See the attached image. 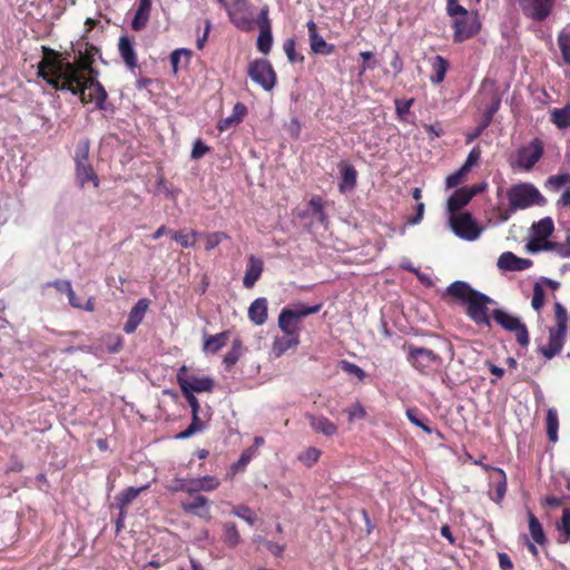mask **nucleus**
<instances>
[{
	"label": "nucleus",
	"mask_w": 570,
	"mask_h": 570,
	"mask_svg": "<svg viewBox=\"0 0 570 570\" xmlns=\"http://www.w3.org/2000/svg\"><path fill=\"white\" fill-rule=\"evenodd\" d=\"M405 414L411 423L421 428L426 434L433 433V429H431L425 423L428 421V419L423 415H420V412L417 409H407Z\"/></svg>",
	"instance_id": "de8ad7c7"
},
{
	"label": "nucleus",
	"mask_w": 570,
	"mask_h": 570,
	"mask_svg": "<svg viewBox=\"0 0 570 570\" xmlns=\"http://www.w3.org/2000/svg\"><path fill=\"white\" fill-rule=\"evenodd\" d=\"M296 215L302 220H306L308 225H325L327 223V216L324 210L323 198L318 195L311 197L308 203L296 209Z\"/></svg>",
	"instance_id": "9d476101"
},
{
	"label": "nucleus",
	"mask_w": 570,
	"mask_h": 570,
	"mask_svg": "<svg viewBox=\"0 0 570 570\" xmlns=\"http://www.w3.org/2000/svg\"><path fill=\"white\" fill-rule=\"evenodd\" d=\"M151 10V0H139L138 9L131 20V28L141 31L147 26Z\"/></svg>",
	"instance_id": "7c9ffc66"
},
{
	"label": "nucleus",
	"mask_w": 570,
	"mask_h": 570,
	"mask_svg": "<svg viewBox=\"0 0 570 570\" xmlns=\"http://www.w3.org/2000/svg\"><path fill=\"white\" fill-rule=\"evenodd\" d=\"M263 261L254 255H250L248 258L245 276L243 278V284L246 288H252L255 285L263 273Z\"/></svg>",
	"instance_id": "393cba45"
},
{
	"label": "nucleus",
	"mask_w": 570,
	"mask_h": 570,
	"mask_svg": "<svg viewBox=\"0 0 570 570\" xmlns=\"http://www.w3.org/2000/svg\"><path fill=\"white\" fill-rule=\"evenodd\" d=\"M321 451L316 448H309L298 455V460L306 466H312L320 459Z\"/></svg>",
	"instance_id": "4d7b16f0"
},
{
	"label": "nucleus",
	"mask_w": 570,
	"mask_h": 570,
	"mask_svg": "<svg viewBox=\"0 0 570 570\" xmlns=\"http://www.w3.org/2000/svg\"><path fill=\"white\" fill-rule=\"evenodd\" d=\"M432 69L434 73L430 78L431 82L433 85H440L445 78L449 69V62L444 57L438 55L432 59Z\"/></svg>",
	"instance_id": "c9c22d12"
},
{
	"label": "nucleus",
	"mask_w": 570,
	"mask_h": 570,
	"mask_svg": "<svg viewBox=\"0 0 570 570\" xmlns=\"http://www.w3.org/2000/svg\"><path fill=\"white\" fill-rule=\"evenodd\" d=\"M248 77L264 90L271 91L276 85V72L266 59H256L248 66Z\"/></svg>",
	"instance_id": "6e6552de"
},
{
	"label": "nucleus",
	"mask_w": 570,
	"mask_h": 570,
	"mask_svg": "<svg viewBox=\"0 0 570 570\" xmlns=\"http://www.w3.org/2000/svg\"><path fill=\"white\" fill-rule=\"evenodd\" d=\"M148 485H144L140 488H128L124 492H121L117 498L118 507L124 510L128 504H130L141 491L146 490Z\"/></svg>",
	"instance_id": "a18cd8bd"
},
{
	"label": "nucleus",
	"mask_w": 570,
	"mask_h": 570,
	"mask_svg": "<svg viewBox=\"0 0 570 570\" xmlns=\"http://www.w3.org/2000/svg\"><path fill=\"white\" fill-rule=\"evenodd\" d=\"M306 417L311 428L316 433H322L325 436H333L337 433V425L330 421L326 416L308 414Z\"/></svg>",
	"instance_id": "a878e982"
},
{
	"label": "nucleus",
	"mask_w": 570,
	"mask_h": 570,
	"mask_svg": "<svg viewBox=\"0 0 570 570\" xmlns=\"http://www.w3.org/2000/svg\"><path fill=\"white\" fill-rule=\"evenodd\" d=\"M531 265L530 259L517 257L512 252H504L498 259V267L501 271H524Z\"/></svg>",
	"instance_id": "b1692460"
},
{
	"label": "nucleus",
	"mask_w": 570,
	"mask_h": 570,
	"mask_svg": "<svg viewBox=\"0 0 570 570\" xmlns=\"http://www.w3.org/2000/svg\"><path fill=\"white\" fill-rule=\"evenodd\" d=\"M340 367L347 374L356 376L360 381L364 380L365 372L356 364L348 361H341Z\"/></svg>",
	"instance_id": "bf43d9fd"
},
{
	"label": "nucleus",
	"mask_w": 570,
	"mask_h": 570,
	"mask_svg": "<svg viewBox=\"0 0 570 570\" xmlns=\"http://www.w3.org/2000/svg\"><path fill=\"white\" fill-rule=\"evenodd\" d=\"M248 317L255 325H263L267 320V299L256 298L248 308Z\"/></svg>",
	"instance_id": "473e14b6"
},
{
	"label": "nucleus",
	"mask_w": 570,
	"mask_h": 570,
	"mask_svg": "<svg viewBox=\"0 0 570 570\" xmlns=\"http://www.w3.org/2000/svg\"><path fill=\"white\" fill-rule=\"evenodd\" d=\"M81 71L83 70L78 62L72 63L67 59L51 58L42 60L38 65V76L46 82L47 79L55 78L60 83L71 85L80 81Z\"/></svg>",
	"instance_id": "f03ea898"
},
{
	"label": "nucleus",
	"mask_w": 570,
	"mask_h": 570,
	"mask_svg": "<svg viewBox=\"0 0 570 570\" xmlns=\"http://www.w3.org/2000/svg\"><path fill=\"white\" fill-rule=\"evenodd\" d=\"M299 344V337L284 334L276 336L272 346V354L274 357H281L289 348L296 347Z\"/></svg>",
	"instance_id": "72a5a7b5"
},
{
	"label": "nucleus",
	"mask_w": 570,
	"mask_h": 570,
	"mask_svg": "<svg viewBox=\"0 0 570 570\" xmlns=\"http://www.w3.org/2000/svg\"><path fill=\"white\" fill-rule=\"evenodd\" d=\"M181 487L178 489L180 491L187 492L189 494L199 492V491H214L219 487V481L215 476L206 475L203 478L190 479L188 481H181Z\"/></svg>",
	"instance_id": "6ab92c4d"
},
{
	"label": "nucleus",
	"mask_w": 570,
	"mask_h": 570,
	"mask_svg": "<svg viewBox=\"0 0 570 570\" xmlns=\"http://www.w3.org/2000/svg\"><path fill=\"white\" fill-rule=\"evenodd\" d=\"M209 151V147L203 142L202 139H197L191 149L190 158L191 159H200Z\"/></svg>",
	"instance_id": "774afa93"
},
{
	"label": "nucleus",
	"mask_w": 570,
	"mask_h": 570,
	"mask_svg": "<svg viewBox=\"0 0 570 570\" xmlns=\"http://www.w3.org/2000/svg\"><path fill=\"white\" fill-rule=\"evenodd\" d=\"M570 181V174H559V175H554V176H550L547 181H546V187L547 188H553V189H558L560 188L561 186L568 184Z\"/></svg>",
	"instance_id": "680f3d73"
},
{
	"label": "nucleus",
	"mask_w": 570,
	"mask_h": 570,
	"mask_svg": "<svg viewBox=\"0 0 570 570\" xmlns=\"http://www.w3.org/2000/svg\"><path fill=\"white\" fill-rule=\"evenodd\" d=\"M177 382L183 393L212 392L214 380L209 376L187 375L186 366H181L177 373Z\"/></svg>",
	"instance_id": "1a4fd4ad"
},
{
	"label": "nucleus",
	"mask_w": 570,
	"mask_h": 570,
	"mask_svg": "<svg viewBox=\"0 0 570 570\" xmlns=\"http://www.w3.org/2000/svg\"><path fill=\"white\" fill-rule=\"evenodd\" d=\"M491 122L492 121H490L485 117H482V120L480 121V124L473 130H471L466 134L465 142L471 144L476 138H479L483 134V131L491 125Z\"/></svg>",
	"instance_id": "13d9d810"
},
{
	"label": "nucleus",
	"mask_w": 570,
	"mask_h": 570,
	"mask_svg": "<svg viewBox=\"0 0 570 570\" xmlns=\"http://www.w3.org/2000/svg\"><path fill=\"white\" fill-rule=\"evenodd\" d=\"M135 41L128 36H121L118 41V50L126 67L130 70L137 68V53L135 51Z\"/></svg>",
	"instance_id": "4be33fe9"
},
{
	"label": "nucleus",
	"mask_w": 570,
	"mask_h": 570,
	"mask_svg": "<svg viewBox=\"0 0 570 570\" xmlns=\"http://www.w3.org/2000/svg\"><path fill=\"white\" fill-rule=\"evenodd\" d=\"M509 210L525 209L532 206H544L547 199L540 190L531 183H519L512 185L508 191Z\"/></svg>",
	"instance_id": "7ed1b4c3"
},
{
	"label": "nucleus",
	"mask_w": 570,
	"mask_h": 570,
	"mask_svg": "<svg viewBox=\"0 0 570 570\" xmlns=\"http://www.w3.org/2000/svg\"><path fill=\"white\" fill-rule=\"evenodd\" d=\"M492 318L504 331L514 334L517 342L527 347L530 343L529 332L525 324L515 315L498 308L492 312Z\"/></svg>",
	"instance_id": "423d86ee"
},
{
	"label": "nucleus",
	"mask_w": 570,
	"mask_h": 570,
	"mask_svg": "<svg viewBox=\"0 0 570 570\" xmlns=\"http://www.w3.org/2000/svg\"><path fill=\"white\" fill-rule=\"evenodd\" d=\"M247 112V108L244 104L237 102L233 108V114L226 118H223L218 121L217 128L219 131H225L232 128L233 126L238 125Z\"/></svg>",
	"instance_id": "2f4dec72"
},
{
	"label": "nucleus",
	"mask_w": 570,
	"mask_h": 570,
	"mask_svg": "<svg viewBox=\"0 0 570 570\" xmlns=\"http://www.w3.org/2000/svg\"><path fill=\"white\" fill-rule=\"evenodd\" d=\"M453 27L455 29L454 41L462 42L474 37L479 32L481 23L478 13L468 12L465 16L456 18L453 22Z\"/></svg>",
	"instance_id": "ddd939ff"
},
{
	"label": "nucleus",
	"mask_w": 570,
	"mask_h": 570,
	"mask_svg": "<svg viewBox=\"0 0 570 570\" xmlns=\"http://www.w3.org/2000/svg\"><path fill=\"white\" fill-rule=\"evenodd\" d=\"M298 322L294 320L289 311L283 309L278 316V326L284 334L298 337L299 326Z\"/></svg>",
	"instance_id": "f704fd0d"
},
{
	"label": "nucleus",
	"mask_w": 570,
	"mask_h": 570,
	"mask_svg": "<svg viewBox=\"0 0 570 570\" xmlns=\"http://www.w3.org/2000/svg\"><path fill=\"white\" fill-rule=\"evenodd\" d=\"M204 428H205V424L199 419L198 413L197 414H193L191 423L189 424V426L185 431L180 432L178 438L179 439H188L191 435H194L195 433L203 431Z\"/></svg>",
	"instance_id": "5fc2aeb1"
},
{
	"label": "nucleus",
	"mask_w": 570,
	"mask_h": 570,
	"mask_svg": "<svg viewBox=\"0 0 570 570\" xmlns=\"http://www.w3.org/2000/svg\"><path fill=\"white\" fill-rule=\"evenodd\" d=\"M321 307H322L321 304H317L314 306H305L303 304H299V305H295L291 308H284V309L289 311L291 316L299 323L302 318H304L311 314L317 313L321 309Z\"/></svg>",
	"instance_id": "49530a36"
},
{
	"label": "nucleus",
	"mask_w": 570,
	"mask_h": 570,
	"mask_svg": "<svg viewBox=\"0 0 570 570\" xmlns=\"http://www.w3.org/2000/svg\"><path fill=\"white\" fill-rule=\"evenodd\" d=\"M226 239H228V236L223 232H215L210 234L199 232L198 247H204V249H214Z\"/></svg>",
	"instance_id": "4c0bfd02"
},
{
	"label": "nucleus",
	"mask_w": 570,
	"mask_h": 570,
	"mask_svg": "<svg viewBox=\"0 0 570 570\" xmlns=\"http://www.w3.org/2000/svg\"><path fill=\"white\" fill-rule=\"evenodd\" d=\"M475 191H468V187L456 189L448 199V210L454 215L464 207L473 197Z\"/></svg>",
	"instance_id": "c85d7f7f"
},
{
	"label": "nucleus",
	"mask_w": 570,
	"mask_h": 570,
	"mask_svg": "<svg viewBox=\"0 0 570 570\" xmlns=\"http://www.w3.org/2000/svg\"><path fill=\"white\" fill-rule=\"evenodd\" d=\"M550 120L559 129H567L570 127V101L563 108H554L551 110Z\"/></svg>",
	"instance_id": "e433bc0d"
},
{
	"label": "nucleus",
	"mask_w": 570,
	"mask_h": 570,
	"mask_svg": "<svg viewBox=\"0 0 570 570\" xmlns=\"http://www.w3.org/2000/svg\"><path fill=\"white\" fill-rule=\"evenodd\" d=\"M311 49L316 55L328 56L335 50V46L327 43L324 38L317 32L316 23L309 20L307 23Z\"/></svg>",
	"instance_id": "aec40b11"
},
{
	"label": "nucleus",
	"mask_w": 570,
	"mask_h": 570,
	"mask_svg": "<svg viewBox=\"0 0 570 570\" xmlns=\"http://www.w3.org/2000/svg\"><path fill=\"white\" fill-rule=\"evenodd\" d=\"M543 156V142L533 138L528 145L517 150V165L525 171L531 170Z\"/></svg>",
	"instance_id": "9b49d317"
},
{
	"label": "nucleus",
	"mask_w": 570,
	"mask_h": 570,
	"mask_svg": "<svg viewBox=\"0 0 570 570\" xmlns=\"http://www.w3.org/2000/svg\"><path fill=\"white\" fill-rule=\"evenodd\" d=\"M407 361L422 374H429L442 364L441 356L435 354L432 350L415 345L409 346Z\"/></svg>",
	"instance_id": "0eeeda50"
},
{
	"label": "nucleus",
	"mask_w": 570,
	"mask_h": 570,
	"mask_svg": "<svg viewBox=\"0 0 570 570\" xmlns=\"http://www.w3.org/2000/svg\"><path fill=\"white\" fill-rule=\"evenodd\" d=\"M446 12L452 18H460L468 13V10L462 7L458 0H446Z\"/></svg>",
	"instance_id": "e2e57ef3"
},
{
	"label": "nucleus",
	"mask_w": 570,
	"mask_h": 570,
	"mask_svg": "<svg viewBox=\"0 0 570 570\" xmlns=\"http://www.w3.org/2000/svg\"><path fill=\"white\" fill-rule=\"evenodd\" d=\"M445 294L466 306L468 316L478 325L491 326L488 315V305L495 302L488 295L474 289L463 281H455L450 284Z\"/></svg>",
	"instance_id": "f257e3e1"
},
{
	"label": "nucleus",
	"mask_w": 570,
	"mask_h": 570,
	"mask_svg": "<svg viewBox=\"0 0 570 570\" xmlns=\"http://www.w3.org/2000/svg\"><path fill=\"white\" fill-rule=\"evenodd\" d=\"M222 540L229 548H235L240 542V534L234 522L223 523Z\"/></svg>",
	"instance_id": "ea45409f"
},
{
	"label": "nucleus",
	"mask_w": 570,
	"mask_h": 570,
	"mask_svg": "<svg viewBox=\"0 0 570 570\" xmlns=\"http://www.w3.org/2000/svg\"><path fill=\"white\" fill-rule=\"evenodd\" d=\"M228 333L222 332L216 335L206 337L204 343V351L215 354L227 344Z\"/></svg>",
	"instance_id": "58836bf2"
},
{
	"label": "nucleus",
	"mask_w": 570,
	"mask_h": 570,
	"mask_svg": "<svg viewBox=\"0 0 570 570\" xmlns=\"http://www.w3.org/2000/svg\"><path fill=\"white\" fill-rule=\"evenodd\" d=\"M191 51L186 48H179L170 53V65L174 73H177L180 66H187L189 63Z\"/></svg>",
	"instance_id": "a19ab883"
},
{
	"label": "nucleus",
	"mask_w": 570,
	"mask_h": 570,
	"mask_svg": "<svg viewBox=\"0 0 570 570\" xmlns=\"http://www.w3.org/2000/svg\"><path fill=\"white\" fill-rule=\"evenodd\" d=\"M561 532L559 542L567 543L570 541V509L566 508L562 512L561 524L558 527Z\"/></svg>",
	"instance_id": "603ef678"
},
{
	"label": "nucleus",
	"mask_w": 570,
	"mask_h": 570,
	"mask_svg": "<svg viewBox=\"0 0 570 570\" xmlns=\"http://www.w3.org/2000/svg\"><path fill=\"white\" fill-rule=\"evenodd\" d=\"M497 472L500 474V480L498 481L494 492L490 493V498L494 502L500 503L507 493V476L502 469H497Z\"/></svg>",
	"instance_id": "8fccbe9b"
},
{
	"label": "nucleus",
	"mask_w": 570,
	"mask_h": 570,
	"mask_svg": "<svg viewBox=\"0 0 570 570\" xmlns=\"http://www.w3.org/2000/svg\"><path fill=\"white\" fill-rule=\"evenodd\" d=\"M90 140L82 138L78 141L75 150L76 179L83 187L86 183L92 181L95 187L99 186V179L89 161Z\"/></svg>",
	"instance_id": "39448f33"
},
{
	"label": "nucleus",
	"mask_w": 570,
	"mask_h": 570,
	"mask_svg": "<svg viewBox=\"0 0 570 570\" xmlns=\"http://www.w3.org/2000/svg\"><path fill=\"white\" fill-rule=\"evenodd\" d=\"M566 333V327L554 326L549 330L548 345L540 347V352L546 358L550 360L560 353L563 346Z\"/></svg>",
	"instance_id": "a211bd4d"
},
{
	"label": "nucleus",
	"mask_w": 570,
	"mask_h": 570,
	"mask_svg": "<svg viewBox=\"0 0 570 570\" xmlns=\"http://www.w3.org/2000/svg\"><path fill=\"white\" fill-rule=\"evenodd\" d=\"M249 8L247 0H232V3L224 8L235 27L240 30H247L250 26V21L246 16Z\"/></svg>",
	"instance_id": "2eb2a0df"
},
{
	"label": "nucleus",
	"mask_w": 570,
	"mask_h": 570,
	"mask_svg": "<svg viewBox=\"0 0 570 570\" xmlns=\"http://www.w3.org/2000/svg\"><path fill=\"white\" fill-rule=\"evenodd\" d=\"M554 0H520V6L527 17L543 21L551 12Z\"/></svg>",
	"instance_id": "4468645a"
},
{
	"label": "nucleus",
	"mask_w": 570,
	"mask_h": 570,
	"mask_svg": "<svg viewBox=\"0 0 570 570\" xmlns=\"http://www.w3.org/2000/svg\"><path fill=\"white\" fill-rule=\"evenodd\" d=\"M543 303H544V291L539 284H535L533 287V296H532L531 305H532L533 309L539 311L543 306Z\"/></svg>",
	"instance_id": "338daca9"
},
{
	"label": "nucleus",
	"mask_w": 570,
	"mask_h": 570,
	"mask_svg": "<svg viewBox=\"0 0 570 570\" xmlns=\"http://www.w3.org/2000/svg\"><path fill=\"white\" fill-rule=\"evenodd\" d=\"M528 521H529V531L533 539V541L538 544H543L546 542V535L543 532V529L539 522V520L535 518V515L529 511L528 512Z\"/></svg>",
	"instance_id": "c03bdc74"
},
{
	"label": "nucleus",
	"mask_w": 570,
	"mask_h": 570,
	"mask_svg": "<svg viewBox=\"0 0 570 570\" xmlns=\"http://www.w3.org/2000/svg\"><path fill=\"white\" fill-rule=\"evenodd\" d=\"M149 301L147 298L139 299L136 305L130 309L128 320L124 325V331L127 334L134 333L139 324L142 322L145 314L148 309Z\"/></svg>",
	"instance_id": "412c9836"
},
{
	"label": "nucleus",
	"mask_w": 570,
	"mask_h": 570,
	"mask_svg": "<svg viewBox=\"0 0 570 570\" xmlns=\"http://www.w3.org/2000/svg\"><path fill=\"white\" fill-rule=\"evenodd\" d=\"M77 51L79 55L78 63L80 65V68L86 71H91V65L95 61L96 56L100 57V50L94 45L81 42L78 45Z\"/></svg>",
	"instance_id": "bb28decb"
},
{
	"label": "nucleus",
	"mask_w": 570,
	"mask_h": 570,
	"mask_svg": "<svg viewBox=\"0 0 570 570\" xmlns=\"http://www.w3.org/2000/svg\"><path fill=\"white\" fill-rule=\"evenodd\" d=\"M90 88L95 90L96 108L99 110H106V100L108 95L105 87L98 80H90Z\"/></svg>",
	"instance_id": "09e8293b"
},
{
	"label": "nucleus",
	"mask_w": 570,
	"mask_h": 570,
	"mask_svg": "<svg viewBox=\"0 0 570 570\" xmlns=\"http://www.w3.org/2000/svg\"><path fill=\"white\" fill-rule=\"evenodd\" d=\"M480 157H481V150H480V147L479 146H474L468 157H466V160L465 163L462 165V169L465 170L466 173L470 171V169L472 168V166L476 165L478 161L480 160Z\"/></svg>",
	"instance_id": "0e129e2a"
},
{
	"label": "nucleus",
	"mask_w": 570,
	"mask_h": 570,
	"mask_svg": "<svg viewBox=\"0 0 570 570\" xmlns=\"http://www.w3.org/2000/svg\"><path fill=\"white\" fill-rule=\"evenodd\" d=\"M554 317L557 321L556 326L568 328V313L559 302L554 304Z\"/></svg>",
	"instance_id": "69168bd1"
},
{
	"label": "nucleus",
	"mask_w": 570,
	"mask_h": 570,
	"mask_svg": "<svg viewBox=\"0 0 570 570\" xmlns=\"http://www.w3.org/2000/svg\"><path fill=\"white\" fill-rule=\"evenodd\" d=\"M295 47H296V42L293 38L285 40V42L283 45L284 52H285L287 59L292 63L298 62V61L302 62L304 60L303 56H299L296 53Z\"/></svg>",
	"instance_id": "6e6d98bb"
},
{
	"label": "nucleus",
	"mask_w": 570,
	"mask_h": 570,
	"mask_svg": "<svg viewBox=\"0 0 570 570\" xmlns=\"http://www.w3.org/2000/svg\"><path fill=\"white\" fill-rule=\"evenodd\" d=\"M232 513L235 514L236 517L243 519L244 521H246L249 525H254V523H255V520H256L255 513L247 505H244V504L235 505L232 509Z\"/></svg>",
	"instance_id": "864d4df0"
},
{
	"label": "nucleus",
	"mask_w": 570,
	"mask_h": 570,
	"mask_svg": "<svg viewBox=\"0 0 570 570\" xmlns=\"http://www.w3.org/2000/svg\"><path fill=\"white\" fill-rule=\"evenodd\" d=\"M273 45V36L271 26H261L259 35L257 37V49L264 53H269Z\"/></svg>",
	"instance_id": "79ce46f5"
},
{
	"label": "nucleus",
	"mask_w": 570,
	"mask_h": 570,
	"mask_svg": "<svg viewBox=\"0 0 570 570\" xmlns=\"http://www.w3.org/2000/svg\"><path fill=\"white\" fill-rule=\"evenodd\" d=\"M449 223L453 233L460 238L473 240L480 235V229L470 214L452 215Z\"/></svg>",
	"instance_id": "f8f14e48"
},
{
	"label": "nucleus",
	"mask_w": 570,
	"mask_h": 570,
	"mask_svg": "<svg viewBox=\"0 0 570 570\" xmlns=\"http://www.w3.org/2000/svg\"><path fill=\"white\" fill-rule=\"evenodd\" d=\"M554 224L551 217H543L532 224L530 239L524 249H563V245L548 238L553 234Z\"/></svg>",
	"instance_id": "20e7f679"
},
{
	"label": "nucleus",
	"mask_w": 570,
	"mask_h": 570,
	"mask_svg": "<svg viewBox=\"0 0 570 570\" xmlns=\"http://www.w3.org/2000/svg\"><path fill=\"white\" fill-rule=\"evenodd\" d=\"M168 233L170 234V238L181 247H198L199 232L183 228L180 230H169Z\"/></svg>",
	"instance_id": "cd10ccee"
},
{
	"label": "nucleus",
	"mask_w": 570,
	"mask_h": 570,
	"mask_svg": "<svg viewBox=\"0 0 570 570\" xmlns=\"http://www.w3.org/2000/svg\"><path fill=\"white\" fill-rule=\"evenodd\" d=\"M357 180V171L351 164H344L341 167V180L338 189L342 194L351 191L355 188Z\"/></svg>",
	"instance_id": "c756f323"
},
{
	"label": "nucleus",
	"mask_w": 570,
	"mask_h": 570,
	"mask_svg": "<svg viewBox=\"0 0 570 570\" xmlns=\"http://www.w3.org/2000/svg\"><path fill=\"white\" fill-rule=\"evenodd\" d=\"M209 500L200 494H197L193 500L183 502L181 508L185 512L193 513L202 519L209 520L212 518L209 507Z\"/></svg>",
	"instance_id": "5701e85b"
},
{
	"label": "nucleus",
	"mask_w": 570,
	"mask_h": 570,
	"mask_svg": "<svg viewBox=\"0 0 570 570\" xmlns=\"http://www.w3.org/2000/svg\"><path fill=\"white\" fill-rule=\"evenodd\" d=\"M558 45L560 47L563 61L567 65H570V35L560 33L558 37Z\"/></svg>",
	"instance_id": "052dcab7"
},
{
	"label": "nucleus",
	"mask_w": 570,
	"mask_h": 570,
	"mask_svg": "<svg viewBox=\"0 0 570 570\" xmlns=\"http://www.w3.org/2000/svg\"><path fill=\"white\" fill-rule=\"evenodd\" d=\"M90 80L91 79H85L83 76H80V81H77V82L70 85V83H60L57 79L50 78V79H47V83L50 87H52L55 90L69 91L73 96L79 97V99L83 104H87L88 101H90L92 99L91 96H89V98H87V95H86L87 88L90 87Z\"/></svg>",
	"instance_id": "dca6fc26"
},
{
	"label": "nucleus",
	"mask_w": 570,
	"mask_h": 570,
	"mask_svg": "<svg viewBox=\"0 0 570 570\" xmlns=\"http://www.w3.org/2000/svg\"><path fill=\"white\" fill-rule=\"evenodd\" d=\"M242 355V342L239 340H235L233 342L232 348L227 352L224 357V364L227 368L232 367L237 363Z\"/></svg>",
	"instance_id": "3c124183"
},
{
	"label": "nucleus",
	"mask_w": 570,
	"mask_h": 570,
	"mask_svg": "<svg viewBox=\"0 0 570 570\" xmlns=\"http://www.w3.org/2000/svg\"><path fill=\"white\" fill-rule=\"evenodd\" d=\"M481 95L489 98V104H487L484 108L483 117L492 121L501 106V94L499 89L494 87L492 81L484 79L482 82Z\"/></svg>",
	"instance_id": "f3484780"
},
{
	"label": "nucleus",
	"mask_w": 570,
	"mask_h": 570,
	"mask_svg": "<svg viewBox=\"0 0 570 570\" xmlns=\"http://www.w3.org/2000/svg\"><path fill=\"white\" fill-rule=\"evenodd\" d=\"M547 434L548 439L556 443L558 441L559 419L556 409L551 407L547 412Z\"/></svg>",
	"instance_id": "37998d69"
}]
</instances>
